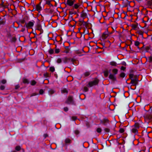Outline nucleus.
Here are the masks:
<instances>
[{
	"instance_id": "nucleus-1",
	"label": "nucleus",
	"mask_w": 152,
	"mask_h": 152,
	"mask_svg": "<svg viewBox=\"0 0 152 152\" xmlns=\"http://www.w3.org/2000/svg\"><path fill=\"white\" fill-rule=\"evenodd\" d=\"M129 79L131 80L130 84H132V86H136L138 83V77L136 75L130 74L129 75Z\"/></svg>"
},
{
	"instance_id": "nucleus-2",
	"label": "nucleus",
	"mask_w": 152,
	"mask_h": 152,
	"mask_svg": "<svg viewBox=\"0 0 152 152\" xmlns=\"http://www.w3.org/2000/svg\"><path fill=\"white\" fill-rule=\"evenodd\" d=\"M140 127V124L138 123H135L134 125L132 126V132L135 134H137L138 133V129Z\"/></svg>"
},
{
	"instance_id": "nucleus-3",
	"label": "nucleus",
	"mask_w": 152,
	"mask_h": 152,
	"mask_svg": "<svg viewBox=\"0 0 152 152\" xmlns=\"http://www.w3.org/2000/svg\"><path fill=\"white\" fill-rule=\"evenodd\" d=\"M145 122L152 124V115L148 113H145L144 115Z\"/></svg>"
},
{
	"instance_id": "nucleus-4",
	"label": "nucleus",
	"mask_w": 152,
	"mask_h": 152,
	"mask_svg": "<svg viewBox=\"0 0 152 152\" xmlns=\"http://www.w3.org/2000/svg\"><path fill=\"white\" fill-rule=\"evenodd\" d=\"M65 103L68 104H71L75 105V103L74 101L73 96H69L68 97Z\"/></svg>"
},
{
	"instance_id": "nucleus-5",
	"label": "nucleus",
	"mask_w": 152,
	"mask_h": 152,
	"mask_svg": "<svg viewBox=\"0 0 152 152\" xmlns=\"http://www.w3.org/2000/svg\"><path fill=\"white\" fill-rule=\"evenodd\" d=\"M99 80L96 78H95L94 80L93 81L89 82L88 83L89 86L90 87L94 86L97 85L99 83Z\"/></svg>"
},
{
	"instance_id": "nucleus-6",
	"label": "nucleus",
	"mask_w": 152,
	"mask_h": 152,
	"mask_svg": "<svg viewBox=\"0 0 152 152\" xmlns=\"http://www.w3.org/2000/svg\"><path fill=\"white\" fill-rule=\"evenodd\" d=\"M35 21L33 20L32 21H29L27 23H26L25 26L28 29L31 28L34 25Z\"/></svg>"
},
{
	"instance_id": "nucleus-7",
	"label": "nucleus",
	"mask_w": 152,
	"mask_h": 152,
	"mask_svg": "<svg viewBox=\"0 0 152 152\" xmlns=\"http://www.w3.org/2000/svg\"><path fill=\"white\" fill-rule=\"evenodd\" d=\"M109 120L107 118H105L100 121V123L102 124L105 125L109 123Z\"/></svg>"
},
{
	"instance_id": "nucleus-8",
	"label": "nucleus",
	"mask_w": 152,
	"mask_h": 152,
	"mask_svg": "<svg viewBox=\"0 0 152 152\" xmlns=\"http://www.w3.org/2000/svg\"><path fill=\"white\" fill-rule=\"evenodd\" d=\"M109 36L108 32L106 31L103 33L102 36V38L103 39H105Z\"/></svg>"
},
{
	"instance_id": "nucleus-9",
	"label": "nucleus",
	"mask_w": 152,
	"mask_h": 152,
	"mask_svg": "<svg viewBox=\"0 0 152 152\" xmlns=\"http://www.w3.org/2000/svg\"><path fill=\"white\" fill-rule=\"evenodd\" d=\"M75 0H67L66 1V4L69 6H72L74 3Z\"/></svg>"
},
{
	"instance_id": "nucleus-10",
	"label": "nucleus",
	"mask_w": 152,
	"mask_h": 152,
	"mask_svg": "<svg viewBox=\"0 0 152 152\" xmlns=\"http://www.w3.org/2000/svg\"><path fill=\"white\" fill-rule=\"evenodd\" d=\"M36 9V10L38 11V12H40L42 10V8L40 6V3L37 4L35 7Z\"/></svg>"
},
{
	"instance_id": "nucleus-11",
	"label": "nucleus",
	"mask_w": 152,
	"mask_h": 152,
	"mask_svg": "<svg viewBox=\"0 0 152 152\" xmlns=\"http://www.w3.org/2000/svg\"><path fill=\"white\" fill-rule=\"evenodd\" d=\"M109 78L113 81H115L116 80V78L114 75L110 74L109 75Z\"/></svg>"
},
{
	"instance_id": "nucleus-12",
	"label": "nucleus",
	"mask_w": 152,
	"mask_h": 152,
	"mask_svg": "<svg viewBox=\"0 0 152 152\" xmlns=\"http://www.w3.org/2000/svg\"><path fill=\"white\" fill-rule=\"evenodd\" d=\"M81 5V3L80 2L79 3L75 4L73 6V8L75 9H77L79 8L80 6Z\"/></svg>"
},
{
	"instance_id": "nucleus-13",
	"label": "nucleus",
	"mask_w": 152,
	"mask_h": 152,
	"mask_svg": "<svg viewBox=\"0 0 152 152\" xmlns=\"http://www.w3.org/2000/svg\"><path fill=\"white\" fill-rule=\"evenodd\" d=\"M87 15L86 13L83 11L81 12L80 16L81 17L83 18V20L84 18L86 17Z\"/></svg>"
},
{
	"instance_id": "nucleus-14",
	"label": "nucleus",
	"mask_w": 152,
	"mask_h": 152,
	"mask_svg": "<svg viewBox=\"0 0 152 152\" xmlns=\"http://www.w3.org/2000/svg\"><path fill=\"white\" fill-rule=\"evenodd\" d=\"M131 26L132 29L137 30L138 26V24L137 23L132 24Z\"/></svg>"
},
{
	"instance_id": "nucleus-15",
	"label": "nucleus",
	"mask_w": 152,
	"mask_h": 152,
	"mask_svg": "<svg viewBox=\"0 0 152 152\" xmlns=\"http://www.w3.org/2000/svg\"><path fill=\"white\" fill-rule=\"evenodd\" d=\"M103 73L104 77H107L108 76L109 73L108 69H105L103 72Z\"/></svg>"
},
{
	"instance_id": "nucleus-16",
	"label": "nucleus",
	"mask_w": 152,
	"mask_h": 152,
	"mask_svg": "<svg viewBox=\"0 0 152 152\" xmlns=\"http://www.w3.org/2000/svg\"><path fill=\"white\" fill-rule=\"evenodd\" d=\"M26 57H25L24 58H18L16 60L17 62L18 63H21L22 62L25 60H26Z\"/></svg>"
},
{
	"instance_id": "nucleus-17",
	"label": "nucleus",
	"mask_w": 152,
	"mask_h": 152,
	"mask_svg": "<svg viewBox=\"0 0 152 152\" xmlns=\"http://www.w3.org/2000/svg\"><path fill=\"white\" fill-rule=\"evenodd\" d=\"M65 143L66 144H70L72 142L71 140L69 138H66L65 140Z\"/></svg>"
},
{
	"instance_id": "nucleus-18",
	"label": "nucleus",
	"mask_w": 152,
	"mask_h": 152,
	"mask_svg": "<svg viewBox=\"0 0 152 152\" xmlns=\"http://www.w3.org/2000/svg\"><path fill=\"white\" fill-rule=\"evenodd\" d=\"M110 64L111 66H116L117 64L116 62L115 61H112L110 63Z\"/></svg>"
},
{
	"instance_id": "nucleus-19",
	"label": "nucleus",
	"mask_w": 152,
	"mask_h": 152,
	"mask_svg": "<svg viewBox=\"0 0 152 152\" xmlns=\"http://www.w3.org/2000/svg\"><path fill=\"white\" fill-rule=\"evenodd\" d=\"M152 5V0H149L147 1V5L149 8H150Z\"/></svg>"
},
{
	"instance_id": "nucleus-20",
	"label": "nucleus",
	"mask_w": 152,
	"mask_h": 152,
	"mask_svg": "<svg viewBox=\"0 0 152 152\" xmlns=\"http://www.w3.org/2000/svg\"><path fill=\"white\" fill-rule=\"evenodd\" d=\"M71 61L75 65L77 64L78 62L77 60L73 58H72L71 59Z\"/></svg>"
},
{
	"instance_id": "nucleus-21",
	"label": "nucleus",
	"mask_w": 152,
	"mask_h": 152,
	"mask_svg": "<svg viewBox=\"0 0 152 152\" xmlns=\"http://www.w3.org/2000/svg\"><path fill=\"white\" fill-rule=\"evenodd\" d=\"M65 50H64V52L66 53H69L70 51V49L69 47L66 46L65 47Z\"/></svg>"
},
{
	"instance_id": "nucleus-22",
	"label": "nucleus",
	"mask_w": 152,
	"mask_h": 152,
	"mask_svg": "<svg viewBox=\"0 0 152 152\" xmlns=\"http://www.w3.org/2000/svg\"><path fill=\"white\" fill-rule=\"evenodd\" d=\"M118 69H117L114 68L112 70V72L113 74V75H116L118 72Z\"/></svg>"
},
{
	"instance_id": "nucleus-23",
	"label": "nucleus",
	"mask_w": 152,
	"mask_h": 152,
	"mask_svg": "<svg viewBox=\"0 0 152 152\" xmlns=\"http://www.w3.org/2000/svg\"><path fill=\"white\" fill-rule=\"evenodd\" d=\"M137 33L139 35H141L143 37V34L144 33V31H142L141 30H138L137 31Z\"/></svg>"
},
{
	"instance_id": "nucleus-24",
	"label": "nucleus",
	"mask_w": 152,
	"mask_h": 152,
	"mask_svg": "<svg viewBox=\"0 0 152 152\" xmlns=\"http://www.w3.org/2000/svg\"><path fill=\"white\" fill-rule=\"evenodd\" d=\"M48 53L49 54L51 55L54 53V50L52 49H50L48 50Z\"/></svg>"
},
{
	"instance_id": "nucleus-25",
	"label": "nucleus",
	"mask_w": 152,
	"mask_h": 152,
	"mask_svg": "<svg viewBox=\"0 0 152 152\" xmlns=\"http://www.w3.org/2000/svg\"><path fill=\"white\" fill-rule=\"evenodd\" d=\"M70 59L67 57H65L63 59V61L65 63L67 62Z\"/></svg>"
},
{
	"instance_id": "nucleus-26",
	"label": "nucleus",
	"mask_w": 152,
	"mask_h": 152,
	"mask_svg": "<svg viewBox=\"0 0 152 152\" xmlns=\"http://www.w3.org/2000/svg\"><path fill=\"white\" fill-rule=\"evenodd\" d=\"M23 82L24 83L28 84L29 82L28 80L26 78H23Z\"/></svg>"
},
{
	"instance_id": "nucleus-27",
	"label": "nucleus",
	"mask_w": 152,
	"mask_h": 152,
	"mask_svg": "<svg viewBox=\"0 0 152 152\" xmlns=\"http://www.w3.org/2000/svg\"><path fill=\"white\" fill-rule=\"evenodd\" d=\"M83 26H85L86 27L88 25V23L84 21L83 20Z\"/></svg>"
},
{
	"instance_id": "nucleus-28",
	"label": "nucleus",
	"mask_w": 152,
	"mask_h": 152,
	"mask_svg": "<svg viewBox=\"0 0 152 152\" xmlns=\"http://www.w3.org/2000/svg\"><path fill=\"white\" fill-rule=\"evenodd\" d=\"M55 91L53 89H50L48 91L49 94L50 95L53 94L55 93Z\"/></svg>"
},
{
	"instance_id": "nucleus-29",
	"label": "nucleus",
	"mask_w": 152,
	"mask_h": 152,
	"mask_svg": "<svg viewBox=\"0 0 152 152\" xmlns=\"http://www.w3.org/2000/svg\"><path fill=\"white\" fill-rule=\"evenodd\" d=\"M15 149L16 151H19L21 150V147L20 146L18 145L15 147Z\"/></svg>"
},
{
	"instance_id": "nucleus-30",
	"label": "nucleus",
	"mask_w": 152,
	"mask_h": 152,
	"mask_svg": "<svg viewBox=\"0 0 152 152\" xmlns=\"http://www.w3.org/2000/svg\"><path fill=\"white\" fill-rule=\"evenodd\" d=\"M96 132L99 133H100L102 132V129L100 128H98L96 129Z\"/></svg>"
},
{
	"instance_id": "nucleus-31",
	"label": "nucleus",
	"mask_w": 152,
	"mask_h": 152,
	"mask_svg": "<svg viewBox=\"0 0 152 152\" xmlns=\"http://www.w3.org/2000/svg\"><path fill=\"white\" fill-rule=\"evenodd\" d=\"M36 83V82L34 80H32L31 82V84L32 86H34L35 85Z\"/></svg>"
},
{
	"instance_id": "nucleus-32",
	"label": "nucleus",
	"mask_w": 152,
	"mask_h": 152,
	"mask_svg": "<svg viewBox=\"0 0 152 152\" xmlns=\"http://www.w3.org/2000/svg\"><path fill=\"white\" fill-rule=\"evenodd\" d=\"M49 69L51 72H53L55 71V68L53 66H51L50 68Z\"/></svg>"
},
{
	"instance_id": "nucleus-33",
	"label": "nucleus",
	"mask_w": 152,
	"mask_h": 152,
	"mask_svg": "<svg viewBox=\"0 0 152 152\" xmlns=\"http://www.w3.org/2000/svg\"><path fill=\"white\" fill-rule=\"evenodd\" d=\"M16 38L15 37H14L12 38L11 40V42H15L16 41Z\"/></svg>"
},
{
	"instance_id": "nucleus-34",
	"label": "nucleus",
	"mask_w": 152,
	"mask_h": 152,
	"mask_svg": "<svg viewBox=\"0 0 152 152\" xmlns=\"http://www.w3.org/2000/svg\"><path fill=\"white\" fill-rule=\"evenodd\" d=\"M5 23V21L3 20L0 19V24H4Z\"/></svg>"
},
{
	"instance_id": "nucleus-35",
	"label": "nucleus",
	"mask_w": 152,
	"mask_h": 152,
	"mask_svg": "<svg viewBox=\"0 0 152 152\" xmlns=\"http://www.w3.org/2000/svg\"><path fill=\"white\" fill-rule=\"evenodd\" d=\"M61 92H62V93H68V91L66 88H64L61 90Z\"/></svg>"
},
{
	"instance_id": "nucleus-36",
	"label": "nucleus",
	"mask_w": 152,
	"mask_h": 152,
	"mask_svg": "<svg viewBox=\"0 0 152 152\" xmlns=\"http://www.w3.org/2000/svg\"><path fill=\"white\" fill-rule=\"evenodd\" d=\"M83 19H80L79 20V25L80 26H83Z\"/></svg>"
},
{
	"instance_id": "nucleus-37",
	"label": "nucleus",
	"mask_w": 152,
	"mask_h": 152,
	"mask_svg": "<svg viewBox=\"0 0 152 152\" xmlns=\"http://www.w3.org/2000/svg\"><path fill=\"white\" fill-rule=\"evenodd\" d=\"M90 75V73L89 72H85L84 73V75L85 76H88Z\"/></svg>"
},
{
	"instance_id": "nucleus-38",
	"label": "nucleus",
	"mask_w": 152,
	"mask_h": 152,
	"mask_svg": "<svg viewBox=\"0 0 152 152\" xmlns=\"http://www.w3.org/2000/svg\"><path fill=\"white\" fill-rule=\"evenodd\" d=\"M60 50L59 49H56L55 50V53H59Z\"/></svg>"
},
{
	"instance_id": "nucleus-39",
	"label": "nucleus",
	"mask_w": 152,
	"mask_h": 152,
	"mask_svg": "<svg viewBox=\"0 0 152 152\" xmlns=\"http://www.w3.org/2000/svg\"><path fill=\"white\" fill-rule=\"evenodd\" d=\"M119 132L120 133H122L124 132V130L123 128H120L119 129Z\"/></svg>"
},
{
	"instance_id": "nucleus-40",
	"label": "nucleus",
	"mask_w": 152,
	"mask_h": 152,
	"mask_svg": "<svg viewBox=\"0 0 152 152\" xmlns=\"http://www.w3.org/2000/svg\"><path fill=\"white\" fill-rule=\"evenodd\" d=\"M37 29L38 30L41 31L42 30L41 26L40 25H38L37 26Z\"/></svg>"
},
{
	"instance_id": "nucleus-41",
	"label": "nucleus",
	"mask_w": 152,
	"mask_h": 152,
	"mask_svg": "<svg viewBox=\"0 0 152 152\" xmlns=\"http://www.w3.org/2000/svg\"><path fill=\"white\" fill-rule=\"evenodd\" d=\"M88 89L87 87L85 86L84 87L83 91H84L87 92V91H88Z\"/></svg>"
},
{
	"instance_id": "nucleus-42",
	"label": "nucleus",
	"mask_w": 152,
	"mask_h": 152,
	"mask_svg": "<svg viewBox=\"0 0 152 152\" xmlns=\"http://www.w3.org/2000/svg\"><path fill=\"white\" fill-rule=\"evenodd\" d=\"M140 44V42L137 41H135L134 42V45L137 46H138Z\"/></svg>"
},
{
	"instance_id": "nucleus-43",
	"label": "nucleus",
	"mask_w": 152,
	"mask_h": 152,
	"mask_svg": "<svg viewBox=\"0 0 152 152\" xmlns=\"http://www.w3.org/2000/svg\"><path fill=\"white\" fill-rule=\"evenodd\" d=\"M104 130L105 132H109L110 131V129L108 128H105L104 129Z\"/></svg>"
},
{
	"instance_id": "nucleus-44",
	"label": "nucleus",
	"mask_w": 152,
	"mask_h": 152,
	"mask_svg": "<svg viewBox=\"0 0 152 152\" xmlns=\"http://www.w3.org/2000/svg\"><path fill=\"white\" fill-rule=\"evenodd\" d=\"M71 118L73 121H75L77 119V117L76 116H72Z\"/></svg>"
},
{
	"instance_id": "nucleus-45",
	"label": "nucleus",
	"mask_w": 152,
	"mask_h": 152,
	"mask_svg": "<svg viewBox=\"0 0 152 152\" xmlns=\"http://www.w3.org/2000/svg\"><path fill=\"white\" fill-rule=\"evenodd\" d=\"M125 74L124 73H123V72L121 73L120 74V76L121 77L123 78L125 77Z\"/></svg>"
},
{
	"instance_id": "nucleus-46",
	"label": "nucleus",
	"mask_w": 152,
	"mask_h": 152,
	"mask_svg": "<svg viewBox=\"0 0 152 152\" xmlns=\"http://www.w3.org/2000/svg\"><path fill=\"white\" fill-rule=\"evenodd\" d=\"M148 59L150 62H152V56H150L148 57Z\"/></svg>"
},
{
	"instance_id": "nucleus-47",
	"label": "nucleus",
	"mask_w": 152,
	"mask_h": 152,
	"mask_svg": "<svg viewBox=\"0 0 152 152\" xmlns=\"http://www.w3.org/2000/svg\"><path fill=\"white\" fill-rule=\"evenodd\" d=\"M5 88V87L3 85H1L0 87V89L1 90H4Z\"/></svg>"
},
{
	"instance_id": "nucleus-48",
	"label": "nucleus",
	"mask_w": 152,
	"mask_h": 152,
	"mask_svg": "<svg viewBox=\"0 0 152 152\" xmlns=\"http://www.w3.org/2000/svg\"><path fill=\"white\" fill-rule=\"evenodd\" d=\"M61 62V60L60 58H58L57 60V62L58 63H60Z\"/></svg>"
},
{
	"instance_id": "nucleus-49",
	"label": "nucleus",
	"mask_w": 152,
	"mask_h": 152,
	"mask_svg": "<svg viewBox=\"0 0 152 152\" xmlns=\"http://www.w3.org/2000/svg\"><path fill=\"white\" fill-rule=\"evenodd\" d=\"M1 83L3 84H5L7 82V81L6 80L3 79L1 80Z\"/></svg>"
},
{
	"instance_id": "nucleus-50",
	"label": "nucleus",
	"mask_w": 152,
	"mask_h": 152,
	"mask_svg": "<svg viewBox=\"0 0 152 152\" xmlns=\"http://www.w3.org/2000/svg\"><path fill=\"white\" fill-rule=\"evenodd\" d=\"M74 132H75V133L76 135H77L80 132H79V131L78 130H76Z\"/></svg>"
},
{
	"instance_id": "nucleus-51",
	"label": "nucleus",
	"mask_w": 152,
	"mask_h": 152,
	"mask_svg": "<svg viewBox=\"0 0 152 152\" xmlns=\"http://www.w3.org/2000/svg\"><path fill=\"white\" fill-rule=\"evenodd\" d=\"M150 48L149 47H146L145 48V50L146 51L148 52L149 51V50H150Z\"/></svg>"
},
{
	"instance_id": "nucleus-52",
	"label": "nucleus",
	"mask_w": 152,
	"mask_h": 152,
	"mask_svg": "<svg viewBox=\"0 0 152 152\" xmlns=\"http://www.w3.org/2000/svg\"><path fill=\"white\" fill-rule=\"evenodd\" d=\"M38 94V93H33L32 94H31V96H36Z\"/></svg>"
},
{
	"instance_id": "nucleus-53",
	"label": "nucleus",
	"mask_w": 152,
	"mask_h": 152,
	"mask_svg": "<svg viewBox=\"0 0 152 152\" xmlns=\"http://www.w3.org/2000/svg\"><path fill=\"white\" fill-rule=\"evenodd\" d=\"M20 23L22 24H24L25 22V20L23 19L20 21Z\"/></svg>"
},
{
	"instance_id": "nucleus-54",
	"label": "nucleus",
	"mask_w": 152,
	"mask_h": 152,
	"mask_svg": "<svg viewBox=\"0 0 152 152\" xmlns=\"http://www.w3.org/2000/svg\"><path fill=\"white\" fill-rule=\"evenodd\" d=\"M44 93V91L42 89H41L39 91V93L40 94H43Z\"/></svg>"
},
{
	"instance_id": "nucleus-55",
	"label": "nucleus",
	"mask_w": 152,
	"mask_h": 152,
	"mask_svg": "<svg viewBox=\"0 0 152 152\" xmlns=\"http://www.w3.org/2000/svg\"><path fill=\"white\" fill-rule=\"evenodd\" d=\"M64 110L66 112L68 111V108L67 107H65L64 108Z\"/></svg>"
},
{
	"instance_id": "nucleus-56",
	"label": "nucleus",
	"mask_w": 152,
	"mask_h": 152,
	"mask_svg": "<svg viewBox=\"0 0 152 152\" xmlns=\"http://www.w3.org/2000/svg\"><path fill=\"white\" fill-rule=\"evenodd\" d=\"M76 53L77 54L79 55V56H80V52L79 51H77L76 52Z\"/></svg>"
},
{
	"instance_id": "nucleus-57",
	"label": "nucleus",
	"mask_w": 152,
	"mask_h": 152,
	"mask_svg": "<svg viewBox=\"0 0 152 152\" xmlns=\"http://www.w3.org/2000/svg\"><path fill=\"white\" fill-rule=\"evenodd\" d=\"M121 70L124 71L126 67L123 66H122L121 67Z\"/></svg>"
},
{
	"instance_id": "nucleus-58",
	"label": "nucleus",
	"mask_w": 152,
	"mask_h": 152,
	"mask_svg": "<svg viewBox=\"0 0 152 152\" xmlns=\"http://www.w3.org/2000/svg\"><path fill=\"white\" fill-rule=\"evenodd\" d=\"M20 86L19 85H17L15 86V88L16 89H17L19 88Z\"/></svg>"
},
{
	"instance_id": "nucleus-59",
	"label": "nucleus",
	"mask_w": 152,
	"mask_h": 152,
	"mask_svg": "<svg viewBox=\"0 0 152 152\" xmlns=\"http://www.w3.org/2000/svg\"><path fill=\"white\" fill-rule=\"evenodd\" d=\"M35 10H36V9H34V8L33 10H32V11H35Z\"/></svg>"
},
{
	"instance_id": "nucleus-60",
	"label": "nucleus",
	"mask_w": 152,
	"mask_h": 152,
	"mask_svg": "<svg viewBox=\"0 0 152 152\" xmlns=\"http://www.w3.org/2000/svg\"><path fill=\"white\" fill-rule=\"evenodd\" d=\"M45 137H46L48 136V135L47 134H44Z\"/></svg>"
},
{
	"instance_id": "nucleus-61",
	"label": "nucleus",
	"mask_w": 152,
	"mask_h": 152,
	"mask_svg": "<svg viewBox=\"0 0 152 152\" xmlns=\"http://www.w3.org/2000/svg\"><path fill=\"white\" fill-rule=\"evenodd\" d=\"M24 30H25L24 29H22V31H24Z\"/></svg>"
},
{
	"instance_id": "nucleus-62",
	"label": "nucleus",
	"mask_w": 152,
	"mask_h": 152,
	"mask_svg": "<svg viewBox=\"0 0 152 152\" xmlns=\"http://www.w3.org/2000/svg\"><path fill=\"white\" fill-rule=\"evenodd\" d=\"M12 152H16L15 151H12Z\"/></svg>"
},
{
	"instance_id": "nucleus-63",
	"label": "nucleus",
	"mask_w": 152,
	"mask_h": 152,
	"mask_svg": "<svg viewBox=\"0 0 152 152\" xmlns=\"http://www.w3.org/2000/svg\"><path fill=\"white\" fill-rule=\"evenodd\" d=\"M150 8H151L152 9V4L151 6V7Z\"/></svg>"
},
{
	"instance_id": "nucleus-64",
	"label": "nucleus",
	"mask_w": 152,
	"mask_h": 152,
	"mask_svg": "<svg viewBox=\"0 0 152 152\" xmlns=\"http://www.w3.org/2000/svg\"><path fill=\"white\" fill-rule=\"evenodd\" d=\"M86 124V125H88V124Z\"/></svg>"
}]
</instances>
